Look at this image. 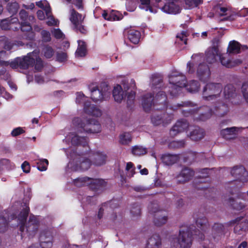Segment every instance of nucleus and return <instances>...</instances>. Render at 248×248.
<instances>
[{"instance_id":"f257e3e1","label":"nucleus","mask_w":248,"mask_h":248,"mask_svg":"<svg viewBox=\"0 0 248 248\" xmlns=\"http://www.w3.org/2000/svg\"><path fill=\"white\" fill-rule=\"evenodd\" d=\"M29 207H26L18 215V220L21 225L19 230L21 232H23L26 228L27 233L30 236H33L38 231L39 221L35 216H30L28 221L25 224V221L29 214Z\"/></svg>"},{"instance_id":"f03ea898","label":"nucleus","mask_w":248,"mask_h":248,"mask_svg":"<svg viewBox=\"0 0 248 248\" xmlns=\"http://www.w3.org/2000/svg\"><path fill=\"white\" fill-rule=\"evenodd\" d=\"M73 124L81 128L84 131L90 133H98L101 131V126L95 119H88L82 121L79 118H75L73 120Z\"/></svg>"},{"instance_id":"7ed1b4c3","label":"nucleus","mask_w":248,"mask_h":248,"mask_svg":"<svg viewBox=\"0 0 248 248\" xmlns=\"http://www.w3.org/2000/svg\"><path fill=\"white\" fill-rule=\"evenodd\" d=\"M91 98L94 102L101 101L110 93V87L106 82H102L99 86H90Z\"/></svg>"},{"instance_id":"20e7f679","label":"nucleus","mask_w":248,"mask_h":248,"mask_svg":"<svg viewBox=\"0 0 248 248\" xmlns=\"http://www.w3.org/2000/svg\"><path fill=\"white\" fill-rule=\"evenodd\" d=\"M222 90V86L221 83H208L203 88V97L207 100L216 99L219 96Z\"/></svg>"},{"instance_id":"39448f33","label":"nucleus","mask_w":248,"mask_h":248,"mask_svg":"<svg viewBox=\"0 0 248 248\" xmlns=\"http://www.w3.org/2000/svg\"><path fill=\"white\" fill-rule=\"evenodd\" d=\"M193 226L182 227L179 231L178 242L181 248H190L192 242V230Z\"/></svg>"},{"instance_id":"423d86ee","label":"nucleus","mask_w":248,"mask_h":248,"mask_svg":"<svg viewBox=\"0 0 248 248\" xmlns=\"http://www.w3.org/2000/svg\"><path fill=\"white\" fill-rule=\"evenodd\" d=\"M34 52L29 53L27 56L22 58L17 57L10 63V67L13 69L19 68L22 69H27L30 66H33L35 63Z\"/></svg>"},{"instance_id":"0eeeda50","label":"nucleus","mask_w":248,"mask_h":248,"mask_svg":"<svg viewBox=\"0 0 248 248\" xmlns=\"http://www.w3.org/2000/svg\"><path fill=\"white\" fill-rule=\"evenodd\" d=\"M71 143L74 146H78L76 150V154L79 155H86L90 151L87 139L85 137H80L76 135L72 137Z\"/></svg>"},{"instance_id":"6e6552de","label":"nucleus","mask_w":248,"mask_h":248,"mask_svg":"<svg viewBox=\"0 0 248 248\" xmlns=\"http://www.w3.org/2000/svg\"><path fill=\"white\" fill-rule=\"evenodd\" d=\"M76 158L74 159L73 162H70L69 165L72 170L76 171L80 169L82 170H87L90 168L92 161L90 159L84 156L85 155H78L76 154Z\"/></svg>"},{"instance_id":"1a4fd4ad","label":"nucleus","mask_w":248,"mask_h":248,"mask_svg":"<svg viewBox=\"0 0 248 248\" xmlns=\"http://www.w3.org/2000/svg\"><path fill=\"white\" fill-rule=\"evenodd\" d=\"M223 94L225 98L229 99L234 105H239L241 102V96L237 94L235 88L232 84H228L225 86Z\"/></svg>"},{"instance_id":"9d476101","label":"nucleus","mask_w":248,"mask_h":248,"mask_svg":"<svg viewBox=\"0 0 248 248\" xmlns=\"http://www.w3.org/2000/svg\"><path fill=\"white\" fill-rule=\"evenodd\" d=\"M231 175L236 180L242 182L248 181V172L242 165H238L230 168Z\"/></svg>"},{"instance_id":"9b49d317","label":"nucleus","mask_w":248,"mask_h":248,"mask_svg":"<svg viewBox=\"0 0 248 248\" xmlns=\"http://www.w3.org/2000/svg\"><path fill=\"white\" fill-rule=\"evenodd\" d=\"M40 246L42 248H50L53 245V235L49 230L42 231L39 236Z\"/></svg>"},{"instance_id":"f8f14e48","label":"nucleus","mask_w":248,"mask_h":248,"mask_svg":"<svg viewBox=\"0 0 248 248\" xmlns=\"http://www.w3.org/2000/svg\"><path fill=\"white\" fill-rule=\"evenodd\" d=\"M154 104L157 110H164L167 108V97L164 91H159L154 97Z\"/></svg>"},{"instance_id":"ddd939ff","label":"nucleus","mask_w":248,"mask_h":248,"mask_svg":"<svg viewBox=\"0 0 248 248\" xmlns=\"http://www.w3.org/2000/svg\"><path fill=\"white\" fill-rule=\"evenodd\" d=\"M189 126V123L185 119L178 120L171 128L170 132V136L174 137L178 133L186 130Z\"/></svg>"},{"instance_id":"4468645a","label":"nucleus","mask_w":248,"mask_h":248,"mask_svg":"<svg viewBox=\"0 0 248 248\" xmlns=\"http://www.w3.org/2000/svg\"><path fill=\"white\" fill-rule=\"evenodd\" d=\"M197 76L201 81L204 82L208 81L211 76L209 66L204 63L199 64L197 70Z\"/></svg>"},{"instance_id":"2eb2a0df","label":"nucleus","mask_w":248,"mask_h":248,"mask_svg":"<svg viewBox=\"0 0 248 248\" xmlns=\"http://www.w3.org/2000/svg\"><path fill=\"white\" fill-rule=\"evenodd\" d=\"M231 224L236 223L234 228V232L236 233L241 234V232L246 231L248 229V220L244 219L243 217H237L230 222Z\"/></svg>"},{"instance_id":"dca6fc26","label":"nucleus","mask_w":248,"mask_h":248,"mask_svg":"<svg viewBox=\"0 0 248 248\" xmlns=\"http://www.w3.org/2000/svg\"><path fill=\"white\" fill-rule=\"evenodd\" d=\"M194 175V171L189 168H185L177 176L178 183L184 184L190 181Z\"/></svg>"},{"instance_id":"f3484780","label":"nucleus","mask_w":248,"mask_h":248,"mask_svg":"<svg viewBox=\"0 0 248 248\" xmlns=\"http://www.w3.org/2000/svg\"><path fill=\"white\" fill-rule=\"evenodd\" d=\"M170 83L182 88L186 86V77L182 74H172L169 76Z\"/></svg>"},{"instance_id":"a211bd4d","label":"nucleus","mask_w":248,"mask_h":248,"mask_svg":"<svg viewBox=\"0 0 248 248\" xmlns=\"http://www.w3.org/2000/svg\"><path fill=\"white\" fill-rule=\"evenodd\" d=\"M154 97L151 93H147L142 97L141 104L145 112H149L153 106H155Z\"/></svg>"},{"instance_id":"6ab92c4d","label":"nucleus","mask_w":248,"mask_h":248,"mask_svg":"<svg viewBox=\"0 0 248 248\" xmlns=\"http://www.w3.org/2000/svg\"><path fill=\"white\" fill-rule=\"evenodd\" d=\"M89 184V188L95 192H102L107 186V183L102 179H92Z\"/></svg>"},{"instance_id":"aec40b11","label":"nucleus","mask_w":248,"mask_h":248,"mask_svg":"<svg viewBox=\"0 0 248 248\" xmlns=\"http://www.w3.org/2000/svg\"><path fill=\"white\" fill-rule=\"evenodd\" d=\"M20 30L22 32H26L24 34V38L28 40H32L34 38V33L32 31L31 22L19 23Z\"/></svg>"},{"instance_id":"412c9836","label":"nucleus","mask_w":248,"mask_h":248,"mask_svg":"<svg viewBox=\"0 0 248 248\" xmlns=\"http://www.w3.org/2000/svg\"><path fill=\"white\" fill-rule=\"evenodd\" d=\"M90 157L92 163L96 166H101L106 163V155L102 153L96 152L90 154Z\"/></svg>"},{"instance_id":"4be33fe9","label":"nucleus","mask_w":248,"mask_h":248,"mask_svg":"<svg viewBox=\"0 0 248 248\" xmlns=\"http://www.w3.org/2000/svg\"><path fill=\"white\" fill-rule=\"evenodd\" d=\"M161 240L160 236L154 234L148 240L145 248H160Z\"/></svg>"},{"instance_id":"5701e85b","label":"nucleus","mask_w":248,"mask_h":248,"mask_svg":"<svg viewBox=\"0 0 248 248\" xmlns=\"http://www.w3.org/2000/svg\"><path fill=\"white\" fill-rule=\"evenodd\" d=\"M205 131L200 127L196 126L190 132L189 136L194 141H199L204 138Z\"/></svg>"},{"instance_id":"b1692460","label":"nucleus","mask_w":248,"mask_h":248,"mask_svg":"<svg viewBox=\"0 0 248 248\" xmlns=\"http://www.w3.org/2000/svg\"><path fill=\"white\" fill-rule=\"evenodd\" d=\"M169 2L168 4H165L163 7L162 9L164 12L168 13H174L176 14L179 12V7L175 4V2H177L179 0H166Z\"/></svg>"},{"instance_id":"393cba45","label":"nucleus","mask_w":248,"mask_h":248,"mask_svg":"<svg viewBox=\"0 0 248 248\" xmlns=\"http://www.w3.org/2000/svg\"><path fill=\"white\" fill-rule=\"evenodd\" d=\"M167 220L168 216L163 211L154 215V222L156 226L159 227L165 224L167 222Z\"/></svg>"},{"instance_id":"a878e982","label":"nucleus","mask_w":248,"mask_h":248,"mask_svg":"<svg viewBox=\"0 0 248 248\" xmlns=\"http://www.w3.org/2000/svg\"><path fill=\"white\" fill-rule=\"evenodd\" d=\"M161 158L162 162L165 165H171L177 162L179 157L178 155L168 154L162 155Z\"/></svg>"},{"instance_id":"bb28decb","label":"nucleus","mask_w":248,"mask_h":248,"mask_svg":"<svg viewBox=\"0 0 248 248\" xmlns=\"http://www.w3.org/2000/svg\"><path fill=\"white\" fill-rule=\"evenodd\" d=\"M112 95L115 101L120 103L124 96L122 87L120 85L115 86L112 91Z\"/></svg>"},{"instance_id":"cd10ccee","label":"nucleus","mask_w":248,"mask_h":248,"mask_svg":"<svg viewBox=\"0 0 248 248\" xmlns=\"http://www.w3.org/2000/svg\"><path fill=\"white\" fill-rule=\"evenodd\" d=\"M236 129L235 127L226 128L221 130L220 134L226 140L232 139L236 134Z\"/></svg>"},{"instance_id":"c85d7f7f","label":"nucleus","mask_w":248,"mask_h":248,"mask_svg":"<svg viewBox=\"0 0 248 248\" xmlns=\"http://www.w3.org/2000/svg\"><path fill=\"white\" fill-rule=\"evenodd\" d=\"M193 216L196 219L197 225L201 227L202 230L205 231L209 227L208 221L206 217L203 216L199 217L196 213H194Z\"/></svg>"},{"instance_id":"c756f323","label":"nucleus","mask_w":248,"mask_h":248,"mask_svg":"<svg viewBox=\"0 0 248 248\" xmlns=\"http://www.w3.org/2000/svg\"><path fill=\"white\" fill-rule=\"evenodd\" d=\"M220 54L218 50L210 49L206 54V61L209 63H213L217 61V58L219 57Z\"/></svg>"},{"instance_id":"7c9ffc66","label":"nucleus","mask_w":248,"mask_h":248,"mask_svg":"<svg viewBox=\"0 0 248 248\" xmlns=\"http://www.w3.org/2000/svg\"><path fill=\"white\" fill-rule=\"evenodd\" d=\"M228 111V107L224 103H218L215 107V113L218 117L224 116Z\"/></svg>"},{"instance_id":"2f4dec72","label":"nucleus","mask_w":248,"mask_h":248,"mask_svg":"<svg viewBox=\"0 0 248 248\" xmlns=\"http://www.w3.org/2000/svg\"><path fill=\"white\" fill-rule=\"evenodd\" d=\"M81 18V15L77 12L75 9L72 10L70 20L74 25V27H78L79 24H82V20Z\"/></svg>"},{"instance_id":"473e14b6","label":"nucleus","mask_w":248,"mask_h":248,"mask_svg":"<svg viewBox=\"0 0 248 248\" xmlns=\"http://www.w3.org/2000/svg\"><path fill=\"white\" fill-rule=\"evenodd\" d=\"M19 16L20 20V23L23 22H32L34 20V17L32 15H29L28 12L24 9H22L19 13Z\"/></svg>"},{"instance_id":"72a5a7b5","label":"nucleus","mask_w":248,"mask_h":248,"mask_svg":"<svg viewBox=\"0 0 248 248\" xmlns=\"http://www.w3.org/2000/svg\"><path fill=\"white\" fill-rule=\"evenodd\" d=\"M186 90L190 93H195L199 91L200 84L197 80H192L190 81L186 86Z\"/></svg>"},{"instance_id":"f704fd0d","label":"nucleus","mask_w":248,"mask_h":248,"mask_svg":"<svg viewBox=\"0 0 248 248\" xmlns=\"http://www.w3.org/2000/svg\"><path fill=\"white\" fill-rule=\"evenodd\" d=\"M162 78L158 74H154L152 77V89L155 92V90L157 88H160L162 86Z\"/></svg>"},{"instance_id":"c9c22d12","label":"nucleus","mask_w":248,"mask_h":248,"mask_svg":"<svg viewBox=\"0 0 248 248\" xmlns=\"http://www.w3.org/2000/svg\"><path fill=\"white\" fill-rule=\"evenodd\" d=\"M219 60L221 64L228 68H231L237 65L238 63H241V61L238 60L235 61H231L229 59L224 57L222 55H219Z\"/></svg>"},{"instance_id":"e433bc0d","label":"nucleus","mask_w":248,"mask_h":248,"mask_svg":"<svg viewBox=\"0 0 248 248\" xmlns=\"http://www.w3.org/2000/svg\"><path fill=\"white\" fill-rule=\"evenodd\" d=\"M19 8V4L16 1L8 2L6 6V10L12 16L17 13Z\"/></svg>"},{"instance_id":"4c0bfd02","label":"nucleus","mask_w":248,"mask_h":248,"mask_svg":"<svg viewBox=\"0 0 248 248\" xmlns=\"http://www.w3.org/2000/svg\"><path fill=\"white\" fill-rule=\"evenodd\" d=\"M229 202L234 209L240 210L245 207L244 204L240 199H234L233 198H230Z\"/></svg>"},{"instance_id":"58836bf2","label":"nucleus","mask_w":248,"mask_h":248,"mask_svg":"<svg viewBox=\"0 0 248 248\" xmlns=\"http://www.w3.org/2000/svg\"><path fill=\"white\" fill-rule=\"evenodd\" d=\"M240 49L239 43L235 41H232L230 42L228 48V52L230 54H237L240 52Z\"/></svg>"},{"instance_id":"ea45409f","label":"nucleus","mask_w":248,"mask_h":248,"mask_svg":"<svg viewBox=\"0 0 248 248\" xmlns=\"http://www.w3.org/2000/svg\"><path fill=\"white\" fill-rule=\"evenodd\" d=\"M140 36V33L138 31L130 30L128 34L129 40L133 43H138Z\"/></svg>"},{"instance_id":"a19ab883","label":"nucleus","mask_w":248,"mask_h":248,"mask_svg":"<svg viewBox=\"0 0 248 248\" xmlns=\"http://www.w3.org/2000/svg\"><path fill=\"white\" fill-rule=\"evenodd\" d=\"M78 46L76 51V54L79 56L82 57L86 55V46L85 43L81 40L78 41Z\"/></svg>"},{"instance_id":"79ce46f5","label":"nucleus","mask_w":248,"mask_h":248,"mask_svg":"<svg viewBox=\"0 0 248 248\" xmlns=\"http://www.w3.org/2000/svg\"><path fill=\"white\" fill-rule=\"evenodd\" d=\"M42 53L46 59H50L54 55V50L51 46L46 45L42 49Z\"/></svg>"},{"instance_id":"37998d69","label":"nucleus","mask_w":248,"mask_h":248,"mask_svg":"<svg viewBox=\"0 0 248 248\" xmlns=\"http://www.w3.org/2000/svg\"><path fill=\"white\" fill-rule=\"evenodd\" d=\"M185 143L184 140H182L180 141H172L170 142L168 144V148L170 149H177L183 148L185 146Z\"/></svg>"},{"instance_id":"c03bdc74","label":"nucleus","mask_w":248,"mask_h":248,"mask_svg":"<svg viewBox=\"0 0 248 248\" xmlns=\"http://www.w3.org/2000/svg\"><path fill=\"white\" fill-rule=\"evenodd\" d=\"M122 85L124 92H126L129 89L133 90L136 88V84L135 81L133 79H131L130 81L124 80Z\"/></svg>"},{"instance_id":"a18cd8bd","label":"nucleus","mask_w":248,"mask_h":248,"mask_svg":"<svg viewBox=\"0 0 248 248\" xmlns=\"http://www.w3.org/2000/svg\"><path fill=\"white\" fill-rule=\"evenodd\" d=\"M0 42L3 43V48L7 50H11L14 46V43L5 36L0 37Z\"/></svg>"},{"instance_id":"49530a36","label":"nucleus","mask_w":248,"mask_h":248,"mask_svg":"<svg viewBox=\"0 0 248 248\" xmlns=\"http://www.w3.org/2000/svg\"><path fill=\"white\" fill-rule=\"evenodd\" d=\"M37 52H34V55H32L35 59V69L39 71L43 68L44 65L41 58L37 56Z\"/></svg>"},{"instance_id":"de8ad7c7","label":"nucleus","mask_w":248,"mask_h":248,"mask_svg":"<svg viewBox=\"0 0 248 248\" xmlns=\"http://www.w3.org/2000/svg\"><path fill=\"white\" fill-rule=\"evenodd\" d=\"M8 227V221L2 215H0V232H4Z\"/></svg>"},{"instance_id":"09e8293b","label":"nucleus","mask_w":248,"mask_h":248,"mask_svg":"<svg viewBox=\"0 0 248 248\" xmlns=\"http://www.w3.org/2000/svg\"><path fill=\"white\" fill-rule=\"evenodd\" d=\"M130 213L133 217H138L141 215V208L140 205L137 203H134L132 204Z\"/></svg>"},{"instance_id":"8fccbe9b","label":"nucleus","mask_w":248,"mask_h":248,"mask_svg":"<svg viewBox=\"0 0 248 248\" xmlns=\"http://www.w3.org/2000/svg\"><path fill=\"white\" fill-rule=\"evenodd\" d=\"M147 152V149L142 146H135L132 149V153L137 155H144Z\"/></svg>"},{"instance_id":"3c124183","label":"nucleus","mask_w":248,"mask_h":248,"mask_svg":"<svg viewBox=\"0 0 248 248\" xmlns=\"http://www.w3.org/2000/svg\"><path fill=\"white\" fill-rule=\"evenodd\" d=\"M211 169L209 168H203L198 170V175L196 176L197 179L207 178L209 176V171Z\"/></svg>"},{"instance_id":"603ef678","label":"nucleus","mask_w":248,"mask_h":248,"mask_svg":"<svg viewBox=\"0 0 248 248\" xmlns=\"http://www.w3.org/2000/svg\"><path fill=\"white\" fill-rule=\"evenodd\" d=\"M91 178L88 177L83 178H78L74 179L73 181L74 184L78 187H81L85 185L86 182L90 180Z\"/></svg>"},{"instance_id":"864d4df0","label":"nucleus","mask_w":248,"mask_h":248,"mask_svg":"<svg viewBox=\"0 0 248 248\" xmlns=\"http://www.w3.org/2000/svg\"><path fill=\"white\" fill-rule=\"evenodd\" d=\"M11 21L9 18L2 19L0 22V27L2 30L7 31L11 30L10 25Z\"/></svg>"},{"instance_id":"5fc2aeb1","label":"nucleus","mask_w":248,"mask_h":248,"mask_svg":"<svg viewBox=\"0 0 248 248\" xmlns=\"http://www.w3.org/2000/svg\"><path fill=\"white\" fill-rule=\"evenodd\" d=\"M48 161L46 159H41L37 163V169L40 171H45L47 169Z\"/></svg>"},{"instance_id":"6e6d98bb","label":"nucleus","mask_w":248,"mask_h":248,"mask_svg":"<svg viewBox=\"0 0 248 248\" xmlns=\"http://www.w3.org/2000/svg\"><path fill=\"white\" fill-rule=\"evenodd\" d=\"M95 107V105L91 104L90 102H86L84 103V112L91 115L93 113V108Z\"/></svg>"},{"instance_id":"4d7b16f0","label":"nucleus","mask_w":248,"mask_h":248,"mask_svg":"<svg viewBox=\"0 0 248 248\" xmlns=\"http://www.w3.org/2000/svg\"><path fill=\"white\" fill-rule=\"evenodd\" d=\"M131 136L129 133H124L120 136V142L123 144H127L131 141Z\"/></svg>"},{"instance_id":"13d9d810","label":"nucleus","mask_w":248,"mask_h":248,"mask_svg":"<svg viewBox=\"0 0 248 248\" xmlns=\"http://www.w3.org/2000/svg\"><path fill=\"white\" fill-rule=\"evenodd\" d=\"M224 229V226L222 224L216 223L212 227V231L215 234H219L223 232Z\"/></svg>"},{"instance_id":"bf43d9fd","label":"nucleus","mask_w":248,"mask_h":248,"mask_svg":"<svg viewBox=\"0 0 248 248\" xmlns=\"http://www.w3.org/2000/svg\"><path fill=\"white\" fill-rule=\"evenodd\" d=\"M135 94V92L132 90L128 93L127 97V106L128 107H130L134 104Z\"/></svg>"},{"instance_id":"052dcab7","label":"nucleus","mask_w":248,"mask_h":248,"mask_svg":"<svg viewBox=\"0 0 248 248\" xmlns=\"http://www.w3.org/2000/svg\"><path fill=\"white\" fill-rule=\"evenodd\" d=\"M149 212L151 214H156L157 213L161 212L162 210H160L158 205L157 203L152 202L149 206Z\"/></svg>"},{"instance_id":"680f3d73","label":"nucleus","mask_w":248,"mask_h":248,"mask_svg":"<svg viewBox=\"0 0 248 248\" xmlns=\"http://www.w3.org/2000/svg\"><path fill=\"white\" fill-rule=\"evenodd\" d=\"M241 92L244 99L248 103V83H245L242 85Z\"/></svg>"},{"instance_id":"e2e57ef3","label":"nucleus","mask_w":248,"mask_h":248,"mask_svg":"<svg viewBox=\"0 0 248 248\" xmlns=\"http://www.w3.org/2000/svg\"><path fill=\"white\" fill-rule=\"evenodd\" d=\"M41 35L42 37V41L45 42H48L50 41L51 37L50 33L49 31L46 30H42L41 31Z\"/></svg>"},{"instance_id":"0e129e2a","label":"nucleus","mask_w":248,"mask_h":248,"mask_svg":"<svg viewBox=\"0 0 248 248\" xmlns=\"http://www.w3.org/2000/svg\"><path fill=\"white\" fill-rule=\"evenodd\" d=\"M67 54L66 53L61 52L57 53V60L60 62H63L66 60Z\"/></svg>"},{"instance_id":"69168bd1","label":"nucleus","mask_w":248,"mask_h":248,"mask_svg":"<svg viewBox=\"0 0 248 248\" xmlns=\"http://www.w3.org/2000/svg\"><path fill=\"white\" fill-rule=\"evenodd\" d=\"M185 3L189 6L197 7L201 3V0H185Z\"/></svg>"},{"instance_id":"338daca9","label":"nucleus","mask_w":248,"mask_h":248,"mask_svg":"<svg viewBox=\"0 0 248 248\" xmlns=\"http://www.w3.org/2000/svg\"><path fill=\"white\" fill-rule=\"evenodd\" d=\"M186 32L182 31L180 34L177 35L176 37L179 38L181 41H184L185 44H187Z\"/></svg>"},{"instance_id":"774afa93","label":"nucleus","mask_w":248,"mask_h":248,"mask_svg":"<svg viewBox=\"0 0 248 248\" xmlns=\"http://www.w3.org/2000/svg\"><path fill=\"white\" fill-rule=\"evenodd\" d=\"M152 123L155 125H158L161 123L162 120L161 117L159 116H152L151 118Z\"/></svg>"}]
</instances>
